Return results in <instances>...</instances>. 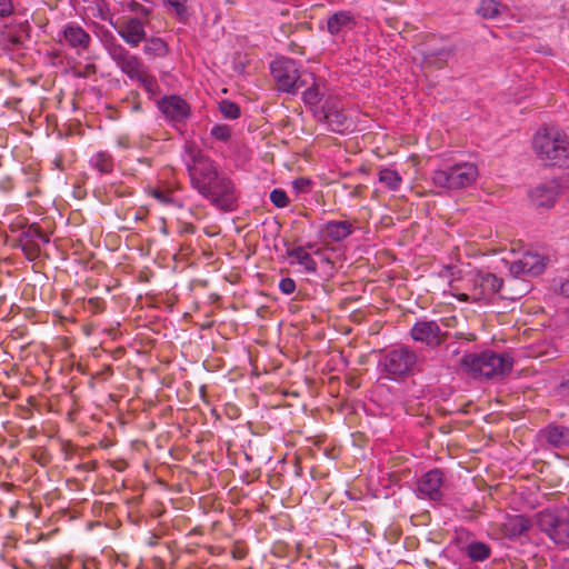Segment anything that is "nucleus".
I'll return each mask as SVG.
<instances>
[{
  "label": "nucleus",
  "mask_w": 569,
  "mask_h": 569,
  "mask_svg": "<svg viewBox=\"0 0 569 569\" xmlns=\"http://www.w3.org/2000/svg\"><path fill=\"white\" fill-rule=\"evenodd\" d=\"M502 288V280L491 272L471 269L450 281L449 292L461 302L487 305Z\"/></svg>",
  "instance_id": "nucleus-1"
},
{
  "label": "nucleus",
  "mask_w": 569,
  "mask_h": 569,
  "mask_svg": "<svg viewBox=\"0 0 569 569\" xmlns=\"http://www.w3.org/2000/svg\"><path fill=\"white\" fill-rule=\"evenodd\" d=\"M513 361L507 355L493 351L467 353L460 360V368L476 379H498L509 373Z\"/></svg>",
  "instance_id": "nucleus-2"
},
{
  "label": "nucleus",
  "mask_w": 569,
  "mask_h": 569,
  "mask_svg": "<svg viewBox=\"0 0 569 569\" xmlns=\"http://www.w3.org/2000/svg\"><path fill=\"white\" fill-rule=\"evenodd\" d=\"M533 150L547 166H569V138L558 129H541L533 138Z\"/></svg>",
  "instance_id": "nucleus-3"
},
{
  "label": "nucleus",
  "mask_w": 569,
  "mask_h": 569,
  "mask_svg": "<svg viewBox=\"0 0 569 569\" xmlns=\"http://www.w3.org/2000/svg\"><path fill=\"white\" fill-rule=\"evenodd\" d=\"M479 178V168L475 162L461 161L452 166L433 171L432 182L436 187L446 190H460L476 183Z\"/></svg>",
  "instance_id": "nucleus-4"
},
{
  "label": "nucleus",
  "mask_w": 569,
  "mask_h": 569,
  "mask_svg": "<svg viewBox=\"0 0 569 569\" xmlns=\"http://www.w3.org/2000/svg\"><path fill=\"white\" fill-rule=\"evenodd\" d=\"M188 154L190 160L187 161V169L191 186L202 196L219 176L217 166L199 150L189 149Z\"/></svg>",
  "instance_id": "nucleus-5"
},
{
  "label": "nucleus",
  "mask_w": 569,
  "mask_h": 569,
  "mask_svg": "<svg viewBox=\"0 0 569 569\" xmlns=\"http://www.w3.org/2000/svg\"><path fill=\"white\" fill-rule=\"evenodd\" d=\"M537 523L561 548L569 547V509L558 508L537 513Z\"/></svg>",
  "instance_id": "nucleus-6"
},
{
  "label": "nucleus",
  "mask_w": 569,
  "mask_h": 569,
  "mask_svg": "<svg viewBox=\"0 0 569 569\" xmlns=\"http://www.w3.org/2000/svg\"><path fill=\"white\" fill-rule=\"evenodd\" d=\"M417 363V355L407 347L393 349L383 359V368L392 380L409 375Z\"/></svg>",
  "instance_id": "nucleus-7"
},
{
  "label": "nucleus",
  "mask_w": 569,
  "mask_h": 569,
  "mask_svg": "<svg viewBox=\"0 0 569 569\" xmlns=\"http://www.w3.org/2000/svg\"><path fill=\"white\" fill-rule=\"evenodd\" d=\"M270 71L280 91L287 93L296 92L300 72L295 60L289 58L277 59L271 63Z\"/></svg>",
  "instance_id": "nucleus-8"
},
{
  "label": "nucleus",
  "mask_w": 569,
  "mask_h": 569,
  "mask_svg": "<svg viewBox=\"0 0 569 569\" xmlns=\"http://www.w3.org/2000/svg\"><path fill=\"white\" fill-rule=\"evenodd\" d=\"M202 196L222 209H230L237 199L233 182L220 174L211 183L209 191H206Z\"/></svg>",
  "instance_id": "nucleus-9"
},
{
  "label": "nucleus",
  "mask_w": 569,
  "mask_h": 569,
  "mask_svg": "<svg viewBox=\"0 0 569 569\" xmlns=\"http://www.w3.org/2000/svg\"><path fill=\"white\" fill-rule=\"evenodd\" d=\"M158 107L164 117L174 122L183 123L190 117V104L179 96H166L159 102Z\"/></svg>",
  "instance_id": "nucleus-10"
},
{
  "label": "nucleus",
  "mask_w": 569,
  "mask_h": 569,
  "mask_svg": "<svg viewBox=\"0 0 569 569\" xmlns=\"http://www.w3.org/2000/svg\"><path fill=\"white\" fill-rule=\"evenodd\" d=\"M111 57L118 68L133 81L147 69L140 58L121 46L112 50Z\"/></svg>",
  "instance_id": "nucleus-11"
},
{
  "label": "nucleus",
  "mask_w": 569,
  "mask_h": 569,
  "mask_svg": "<svg viewBox=\"0 0 569 569\" xmlns=\"http://www.w3.org/2000/svg\"><path fill=\"white\" fill-rule=\"evenodd\" d=\"M114 29L122 40L132 48L138 47L147 36L144 24L138 18H126L114 24Z\"/></svg>",
  "instance_id": "nucleus-12"
},
{
  "label": "nucleus",
  "mask_w": 569,
  "mask_h": 569,
  "mask_svg": "<svg viewBox=\"0 0 569 569\" xmlns=\"http://www.w3.org/2000/svg\"><path fill=\"white\" fill-rule=\"evenodd\" d=\"M560 192V186L557 181L551 180L540 183L529 192L530 201L537 208L550 209L555 206Z\"/></svg>",
  "instance_id": "nucleus-13"
},
{
  "label": "nucleus",
  "mask_w": 569,
  "mask_h": 569,
  "mask_svg": "<svg viewBox=\"0 0 569 569\" xmlns=\"http://www.w3.org/2000/svg\"><path fill=\"white\" fill-rule=\"evenodd\" d=\"M320 113L333 132L342 133L351 126V121L345 116L337 99H329Z\"/></svg>",
  "instance_id": "nucleus-14"
},
{
  "label": "nucleus",
  "mask_w": 569,
  "mask_h": 569,
  "mask_svg": "<svg viewBox=\"0 0 569 569\" xmlns=\"http://www.w3.org/2000/svg\"><path fill=\"white\" fill-rule=\"evenodd\" d=\"M546 268L545 259L538 253L527 252L510 264V273L515 277L538 276Z\"/></svg>",
  "instance_id": "nucleus-15"
},
{
  "label": "nucleus",
  "mask_w": 569,
  "mask_h": 569,
  "mask_svg": "<svg viewBox=\"0 0 569 569\" xmlns=\"http://www.w3.org/2000/svg\"><path fill=\"white\" fill-rule=\"evenodd\" d=\"M443 483V473L439 469L426 472L418 481V493L420 497L431 500L441 498V487Z\"/></svg>",
  "instance_id": "nucleus-16"
},
{
  "label": "nucleus",
  "mask_w": 569,
  "mask_h": 569,
  "mask_svg": "<svg viewBox=\"0 0 569 569\" xmlns=\"http://www.w3.org/2000/svg\"><path fill=\"white\" fill-rule=\"evenodd\" d=\"M411 337L427 346H438L442 342L440 327L432 320L416 322L411 329Z\"/></svg>",
  "instance_id": "nucleus-17"
},
{
  "label": "nucleus",
  "mask_w": 569,
  "mask_h": 569,
  "mask_svg": "<svg viewBox=\"0 0 569 569\" xmlns=\"http://www.w3.org/2000/svg\"><path fill=\"white\" fill-rule=\"evenodd\" d=\"M63 39L68 46L77 51L87 50L91 42L90 34L79 24L70 22L63 27Z\"/></svg>",
  "instance_id": "nucleus-18"
},
{
  "label": "nucleus",
  "mask_w": 569,
  "mask_h": 569,
  "mask_svg": "<svg viewBox=\"0 0 569 569\" xmlns=\"http://www.w3.org/2000/svg\"><path fill=\"white\" fill-rule=\"evenodd\" d=\"M353 231V226L351 222L347 220L342 221H328L326 222L321 230L320 236L329 242H339L343 239L348 238Z\"/></svg>",
  "instance_id": "nucleus-19"
},
{
  "label": "nucleus",
  "mask_w": 569,
  "mask_h": 569,
  "mask_svg": "<svg viewBox=\"0 0 569 569\" xmlns=\"http://www.w3.org/2000/svg\"><path fill=\"white\" fill-rule=\"evenodd\" d=\"M356 24L355 16L347 10L337 11L327 20L328 32L336 37L351 30Z\"/></svg>",
  "instance_id": "nucleus-20"
},
{
  "label": "nucleus",
  "mask_w": 569,
  "mask_h": 569,
  "mask_svg": "<svg viewBox=\"0 0 569 569\" xmlns=\"http://www.w3.org/2000/svg\"><path fill=\"white\" fill-rule=\"evenodd\" d=\"M287 256L290 259V264H300L307 273L317 272V262L309 253V251H307V247L297 246L287 249Z\"/></svg>",
  "instance_id": "nucleus-21"
},
{
  "label": "nucleus",
  "mask_w": 569,
  "mask_h": 569,
  "mask_svg": "<svg viewBox=\"0 0 569 569\" xmlns=\"http://www.w3.org/2000/svg\"><path fill=\"white\" fill-rule=\"evenodd\" d=\"M530 528V520L522 515L507 517L503 522V531L509 538L521 536Z\"/></svg>",
  "instance_id": "nucleus-22"
},
{
  "label": "nucleus",
  "mask_w": 569,
  "mask_h": 569,
  "mask_svg": "<svg viewBox=\"0 0 569 569\" xmlns=\"http://www.w3.org/2000/svg\"><path fill=\"white\" fill-rule=\"evenodd\" d=\"M378 180L387 190L392 192L399 191L402 186V177L392 168L380 169Z\"/></svg>",
  "instance_id": "nucleus-23"
},
{
  "label": "nucleus",
  "mask_w": 569,
  "mask_h": 569,
  "mask_svg": "<svg viewBox=\"0 0 569 569\" xmlns=\"http://www.w3.org/2000/svg\"><path fill=\"white\" fill-rule=\"evenodd\" d=\"M91 168L96 169L102 174L112 172L114 168L113 157L107 151L96 152L89 161Z\"/></svg>",
  "instance_id": "nucleus-24"
},
{
  "label": "nucleus",
  "mask_w": 569,
  "mask_h": 569,
  "mask_svg": "<svg viewBox=\"0 0 569 569\" xmlns=\"http://www.w3.org/2000/svg\"><path fill=\"white\" fill-rule=\"evenodd\" d=\"M466 553L472 561H485L490 557V547L481 541H472L466 547Z\"/></svg>",
  "instance_id": "nucleus-25"
},
{
  "label": "nucleus",
  "mask_w": 569,
  "mask_h": 569,
  "mask_svg": "<svg viewBox=\"0 0 569 569\" xmlns=\"http://www.w3.org/2000/svg\"><path fill=\"white\" fill-rule=\"evenodd\" d=\"M545 438L553 447H561L567 442L565 428L558 426L548 427L545 430Z\"/></svg>",
  "instance_id": "nucleus-26"
},
{
  "label": "nucleus",
  "mask_w": 569,
  "mask_h": 569,
  "mask_svg": "<svg viewBox=\"0 0 569 569\" xmlns=\"http://www.w3.org/2000/svg\"><path fill=\"white\" fill-rule=\"evenodd\" d=\"M137 81L151 97L159 93V84L154 76H152L148 68L139 76Z\"/></svg>",
  "instance_id": "nucleus-27"
},
{
  "label": "nucleus",
  "mask_w": 569,
  "mask_h": 569,
  "mask_svg": "<svg viewBox=\"0 0 569 569\" xmlns=\"http://www.w3.org/2000/svg\"><path fill=\"white\" fill-rule=\"evenodd\" d=\"M501 3L497 0H482L477 12L483 19H495L500 12Z\"/></svg>",
  "instance_id": "nucleus-28"
},
{
  "label": "nucleus",
  "mask_w": 569,
  "mask_h": 569,
  "mask_svg": "<svg viewBox=\"0 0 569 569\" xmlns=\"http://www.w3.org/2000/svg\"><path fill=\"white\" fill-rule=\"evenodd\" d=\"M450 56V50L445 48L440 49L438 52H423L425 62L433 64L436 68H442Z\"/></svg>",
  "instance_id": "nucleus-29"
},
{
  "label": "nucleus",
  "mask_w": 569,
  "mask_h": 569,
  "mask_svg": "<svg viewBox=\"0 0 569 569\" xmlns=\"http://www.w3.org/2000/svg\"><path fill=\"white\" fill-rule=\"evenodd\" d=\"M143 51L146 54L164 56L168 52V46L162 39L152 38L147 41Z\"/></svg>",
  "instance_id": "nucleus-30"
},
{
  "label": "nucleus",
  "mask_w": 569,
  "mask_h": 569,
  "mask_svg": "<svg viewBox=\"0 0 569 569\" xmlns=\"http://www.w3.org/2000/svg\"><path fill=\"white\" fill-rule=\"evenodd\" d=\"M320 97H321V92L319 89V84L316 81H313L311 87L308 88L302 93V99H303L305 103L310 107H316L320 102Z\"/></svg>",
  "instance_id": "nucleus-31"
},
{
  "label": "nucleus",
  "mask_w": 569,
  "mask_h": 569,
  "mask_svg": "<svg viewBox=\"0 0 569 569\" xmlns=\"http://www.w3.org/2000/svg\"><path fill=\"white\" fill-rule=\"evenodd\" d=\"M220 112L229 119H238L241 113L239 106L228 100H223L220 103Z\"/></svg>",
  "instance_id": "nucleus-32"
},
{
  "label": "nucleus",
  "mask_w": 569,
  "mask_h": 569,
  "mask_svg": "<svg viewBox=\"0 0 569 569\" xmlns=\"http://www.w3.org/2000/svg\"><path fill=\"white\" fill-rule=\"evenodd\" d=\"M147 192L162 204H171L173 202L170 190H161L158 188H148Z\"/></svg>",
  "instance_id": "nucleus-33"
},
{
  "label": "nucleus",
  "mask_w": 569,
  "mask_h": 569,
  "mask_svg": "<svg viewBox=\"0 0 569 569\" xmlns=\"http://www.w3.org/2000/svg\"><path fill=\"white\" fill-rule=\"evenodd\" d=\"M210 134L218 141H228L231 137V129L227 124H214L211 130Z\"/></svg>",
  "instance_id": "nucleus-34"
},
{
  "label": "nucleus",
  "mask_w": 569,
  "mask_h": 569,
  "mask_svg": "<svg viewBox=\"0 0 569 569\" xmlns=\"http://www.w3.org/2000/svg\"><path fill=\"white\" fill-rule=\"evenodd\" d=\"M270 200L278 208H284L289 202L287 193L281 189L272 190L270 193Z\"/></svg>",
  "instance_id": "nucleus-35"
},
{
  "label": "nucleus",
  "mask_w": 569,
  "mask_h": 569,
  "mask_svg": "<svg viewBox=\"0 0 569 569\" xmlns=\"http://www.w3.org/2000/svg\"><path fill=\"white\" fill-rule=\"evenodd\" d=\"M166 2L174 10L179 18H184L187 14L186 2L187 0H166Z\"/></svg>",
  "instance_id": "nucleus-36"
},
{
  "label": "nucleus",
  "mask_w": 569,
  "mask_h": 569,
  "mask_svg": "<svg viewBox=\"0 0 569 569\" xmlns=\"http://www.w3.org/2000/svg\"><path fill=\"white\" fill-rule=\"evenodd\" d=\"M279 289L284 295H291L296 291V282L291 278H282L279 282Z\"/></svg>",
  "instance_id": "nucleus-37"
},
{
  "label": "nucleus",
  "mask_w": 569,
  "mask_h": 569,
  "mask_svg": "<svg viewBox=\"0 0 569 569\" xmlns=\"http://www.w3.org/2000/svg\"><path fill=\"white\" fill-rule=\"evenodd\" d=\"M14 12L12 0H0V18H8Z\"/></svg>",
  "instance_id": "nucleus-38"
},
{
  "label": "nucleus",
  "mask_w": 569,
  "mask_h": 569,
  "mask_svg": "<svg viewBox=\"0 0 569 569\" xmlns=\"http://www.w3.org/2000/svg\"><path fill=\"white\" fill-rule=\"evenodd\" d=\"M22 249H23L26 256L28 257V259H30V260L36 259L40 251L38 247L29 244V243H24L22 246Z\"/></svg>",
  "instance_id": "nucleus-39"
},
{
  "label": "nucleus",
  "mask_w": 569,
  "mask_h": 569,
  "mask_svg": "<svg viewBox=\"0 0 569 569\" xmlns=\"http://www.w3.org/2000/svg\"><path fill=\"white\" fill-rule=\"evenodd\" d=\"M292 186L297 191H307L310 186V180L306 178L296 179L292 182Z\"/></svg>",
  "instance_id": "nucleus-40"
},
{
  "label": "nucleus",
  "mask_w": 569,
  "mask_h": 569,
  "mask_svg": "<svg viewBox=\"0 0 569 569\" xmlns=\"http://www.w3.org/2000/svg\"><path fill=\"white\" fill-rule=\"evenodd\" d=\"M103 302L99 298H90L88 300V306L90 309H92L94 312H99L103 309Z\"/></svg>",
  "instance_id": "nucleus-41"
},
{
  "label": "nucleus",
  "mask_w": 569,
  "mask_h": 569,
  "mask_svg": "<svg viewBox=\"0 0 569 569\" xmlns=\"http://www.w3.org/2000/svg\"><path fill=\"white\" fill-rule=\"evenodd\" d=\"M560 293L569 298V274L563 279L560 284Z\"/></svg>",
  "instance_id": "nucleus-42"
},
{
  "label": "nucleus",
  "mask_w": 569,
  "mask_h": 569,
  "mask_svg": "<svg viewBox=\"0 0 569 569\" xmlns=\"http://www.w3.org/2000/svg\"><path fill=\"white\" fill-rule=\"evenodd\" d=\"M132 8H139L140 12H141V13H143V14H148V13H149V9H147V8L142 7V6H140V4H139V3H137V2H133Z\"/></svg>",
  "instance_id": "nucleus-43"
},
{
  "label": "nucleus",
  "mask_w": 569,
  "mask_h": 569,
  "mask_svg": "<svg viewBox=\"0 0 569 569\" xmlns=\"http://www.w3.org/2000/svg\"><path fill=\"white\" fill-rule=\"evenodd\" d=\"M232 556L234 559H242L244 557V553L238 549H234L232 551Z\"/></svg>",
  "instance_id": "nucleus-44"
},
{
  "label": "nucleus",
  "mask_w": 569,
  "mask_h": 569,
  "mask_svg": "<svg viewBox=\"0 0 569 569\" xmlns=\"http://www.w3.org/2000/svg\"><path fill=\"white\" fill-rule=\"evenodd\" d=\"M91 72H94V67L93 66H87L86 67V72L83 73V76H87ZM79 76H82V73H79Z\"/></svg>",
  "instance_id": "nucleus-45"
},
{
  "label": "nucleus",
  "mask_w": 569,
  "mask_h": 569,
  "mask_svg": "<svg viewBox=\"0 0 569 569\" xmlns=\"http://www.w3.org/2000/svg\"><path fill=\"white\" fill-rule=\"evenodd\" d=\"M566 393L569 395V378L561 385Z\"/></svg>",
  "instance_id": "nucleus-46"
},
{
  "label": "nucleus",
  "mask_w": 569,
  "mask_h": 569,
  "mask_svg": "<svg viewBox=\"0 0 569 569\" xmlns=\"http://www.w3.org/2000/svg\"><path fill=\"white\" fill-rule=\"evenodd\" d=\"M38 237L43 241V242H48L49 239L47 238L46 234H43L42 232H38Z\"/></svg>",
  "instance_id": "nucleus-47"
},
{
  "label": "nucleus",
  "mask_w": 569,
  "mask_h": 569,
  "mask_svg": "<svg viewBox=\"0 0 569 569\" xmlns=\"http://www.w3.org/2000/svg\"><path fill=\"white\" fill-rule=\"evenodd\" d=\"M303 247H307V251H308L309 249H313V248H315V244H313V243H311V242H308V243H307V244H305Z\"/></svg>",
  "instance_id": "nucleus-48"
},
{
  "label": "nucleus",
  "mask_w": 569,
  "mask_h": 569,
  "mask_svg": "<svg viewBox=\"0 0 569 569\" xmlns=\"http://www.w3.org/2000/svg\"><path fill=\"white\" fill-rule=\"evenodd\" d=\"M320 252H321V249H317V250H315V253H316V254H319Z\"/></svg>",
  "instance_id": "nucleus-49"
}]
</instances>
